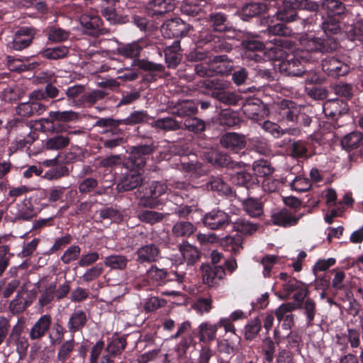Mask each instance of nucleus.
<instances>
[{"mask_svg":"<svg viewBox=\"0 0 363 363\" xmlns=\"http://www.w3.org/2000/svg\"><path fill=\"white\" fill-rule=\"evenodd\" d=\"M242 109L245 116L254 121L262 120L265 114L264 106L259 102H248L243 106Z\"/></svg>","mask_w":363,"mask_h":363,"instance_id":"c9c22d12","label":"nucleus"},{"mask_svg":"<svg viewBox=\"0 0 363 363\" xmlns=\"http://www.w3.org/2000/svg\"><path fill=\"white\" fill-rule=\"evenodd\" d=\"M302 110L303 107L295 102L283 99L275 105L274 115L279 121L305 127L309 126L312 121L311 118L303 113Z\"/></svg>","mask_w":363,"mask_h":363,"instance_id":"f03ea898","label":"nucleus"},{"mask_svg":"<svg viewBox=\"0 0 363 363\" xmlns=\"http://www.w3.org/2000/svg\"><path fill=\"white\" fill-rule=\"evenodd\" d=\"M300 44L306 52H329L337 49V43L333 38L320 39L312 34H305L300 38Z\"/></svg>","mask_w":363,"mask_h":363,"instance_id":"0eeeda50","label":"nucleus"},{"mask_svg":"<svg viewBox=\"0 0 363 363\" xmlns=\"http://www.w3.org/2000/svg\"><path fill=\"white\" fill-rule=\"evenodd\" d=\"M296 308L302 309L303 311V314L306 317L307 325H311L316 313V304L315 301L311 298H306L305 301L302 302L301 304L296 305Z\"/></svg>","mask_w":363,"mask_h":363,"instance_id":"49530a36","label":"nucleus"},{"mask_svg":"<svg viewBox=\"0 0 363 363\" xmlns=\"http://www.w3.org/2000/svg\"><path fill=\"white\" fill-rule=\"evenodd\" d=\"M200 83V87L213 90L212 92V96L223 104L229 106H235L238 104L240 100V96L235 93L222 91L228 87V83L226 82L219 79H206L201 81Z\"/></svg>","mask_w":363,"mask_h":363,"instance_id":"39448f33","label":"nucleus"},{"mask_svg":"<svg viewBox=\"0 0 363 363\" xmlns=\"http://www.w3.org/2000/svg\"><path fill=\"white\" fill-rule=\"evenodd\" d=\"M88 321L86 313L82 309H74L70 314L67 322V328L71 333L80 331Z\"/></svg>","mask_w":363,"mask_h":363,"instance_id":"bb28decb","label":"nucleus"},{"mask_svg":"<svg viewBox=\"0 0 363 363\" xmlns=\"http://www.w3.org/2000/svg\"><path fill=\"white\" fill-rule=\"evenodd\" d=\"M243 238L236 235L235 236H226L220 241L221 245L227 250L235 254L238 253L242 248Z\"/></svg>","mask_w":363,"mask_h":363,"instance_id":"5fc2aeb1","label":"nucleus"},{"mask_svg":"<svg viewBox=\"0 0 363 363\" xmlns=\"http://www.w3.org/2000/svg\"><path fill=\"white\" fill-rule=\"evenodd\" d=\"M220 143L225 148L234 152H238L245 147L247 141L244 135L228 133L222 136Z\"/></svg>","mask_w":363,"mask_h":363,"instance_id":"4be33fe9","label":"nucleus"},{"mask_svg":"<svg viewBox=\"0 0 363 363\" xmlns=\"http://www.w3.org/2000/svg\"><path fill=\"white\" fill-rule=\"evenodd\" d=\"M152 127L164 131H174L180 129V123L171 117L162 118L152 123Z\"/></svg>","mask_w":363,"mask_h":363,"instance_id":"603ef678","label":"nucleus"},{"mask_svg":"<svg viewBox=\"0 0 363 363\" xmlns=\"http://www.w3.org/2000/svg\"><path fill=\"white\" fill-rule=\"evenodd\" d=\"M286 349L292 354H301L303 346L301 337L296 332H290L286 336Z\"/></svg>","mask_w":363,"mask_h":363,"instance_id":"09e8293b","label":"nucleus"},{"mask_svg":"<svg viewBox=\"0 0 363 363\" xmlns=\"http://www.w3.org/2000/svg\"><path fill=\"white\" fill-rule=\"evenodd\" d=\"M147 9L152 16L162 15L173 11L174 4L172 0H152L148 3Z\"/></svg>","mask_w":363,"mask_h":363,"instance_id":"72a5a7b5","label":"nucleus"},{"mask_svg":"<svg viewBox=\"0 0 363 363\" xmlns=\"http://www.w3.org/2000/svg\"><path fill=\"white\" fill-rule=\"evenodd\" d=\"M252 169L255 174L261 177H267L274 172V168L270 163L264 160L255 161Z\"/></svg>","mask_w":363,"mask_h":363,"instance_id":"bf43d9fd","label":"nucleus"},{"mask_svg":"<svg viewBox=\"0 0 363 363\" xmlns=\"http://www.w3.org/2000/svg\"><path fill=\"white\" fill-rule=\"evenodd\" d=\"M303 213H297L293 208H284L274 211L271 217L274 225L287 228L295 225L302 217Z\"/></svg>","mask_w":363,"mask_h":363,"instance_id":"4468645a","label":"nucleus"},{"mask_svg":"<svg viewBox=\"0 0 363 363\" xmlns=\"http://www.w3.org/2000/svg\"><path fill=\"white\" fill-rule=\"evenodd\" d=\"M165 62L170 69H174L182 60V53L179 40H175L171 45L167 46L164 50Z\"/></svg>","mask_w":363,"mask_h":363,"instance_id":"a878e982","label":"nucleus"},{"mask_svg":"<svg viewBox=\"0 0 363 363\" xmlns=\"http://www.w3.org/2000/svg\"><path fill=\"white\" fill-rule=\"evenodd\" d=\"M242 58L249 61L259 62L262 59L258 51L264 48L268 50L269 56L272 60H278L284 56V48L286 46V42L284 40L274 37L273 39L264 44L257 38L247 39L242 42Z\"/></svg>","mask_w":363,"mask_h":363,"instance_id":"f257e3e1","label":"nucleus"},{"mask_svg":"<svg viewBox=\"0 0 363 363\" xmlns=\"http://www.w3.org/2000/svg\"><path fill=\"white\" fill-rule=\"evenodd\" d=\"M363 135L359 132H352L346 135L341 141L342 147L347 151H352L359 147Z\"/></svg>","mask_w":363,"mask_h":363,"instance_id":"8fccbe9b","label":"nucleus"},{"mask_svg":"<svg viewBox=\"0 0 363 363\" xmlns=\"http://www.w3.org/2000/svg\"><path fill=\"white\" fill-rule=\"evenodd\" d=\"M231 179L235 184L245 186L247 190L259 187L257 178L245 171L236 172Z\"/></svg>","mask_w":363,"mask_h":363,"instance_id":"c756f323","label":"nucleus"},{"mask_svg":"<svg viewBox=\"0 0 363 363\" xmlns=\"http://www.w3.org/2000/svg\"><path fill=\"white\" fill-rule=\"evenodd\" d=\"M185 184L181 182H169L153 181L150 183L148 188L146 189V196L140 199L141 206L150 208H155L158 206L157 198L167 193L171 192L173 189H182Z\"/></svg>","mask_w":363,"mask_h":363,"instance_id":"7ed1b4c3","label":"nucleus"},{"mask_svg":"<svg viewBox=\"0 0 363 363\" xmlns=\"http://www.w3.org/2000/svg\"><path fill=\"white\" fill-rule=\"evenodd\" d=\"M155 147L153 142L133 146L131 147L128 160L133 167L140 169L145 165L147 159L153 152Z\"/></svg>","mask_w":363,"mask_h":363,"instance_id":"f8f14e48","label":"nucleus"},{"mask_svg":"<svg viewBox=\"0 0 363 363\" xmlns=\"http://www.w3.org/2000/svg\"><path fill=\"white\" fill-rule=\"evenodd\" d=\"M216 122L223 127L230 128L240 123V118L236 112L226 108L220 111L216 118Z\"/></svg>","mask_w":363,"mask_h":363,"instance_id":"e433bc0d","label":"nucleus"},{"mask_svg":"<svg viewBox=\"0 0 363 363\" xmlns=\"http://www.w3.org/2000/svg\"><path fill=\"white\" fill-rule=\"evenodd\" d=\"M322 69L333 77L344 76L350 71V67L335 57H327L322 61Z\"/></svg>","mask_w":363,"mask_h":363,"instance_id":"dca6fc26","label":"nucleus"},{"mask_svg":"<svg viewBox=\"0 0 363 363\" xmlns=\"http://www.w3.org/2000/svg\"><path fill=\"white\" fill-rule=\"evenodd\" d=\"M143 48L144 43L143 41H138L120 46L118 48V52L125 57L135 58L139 56Z\"/></svg>","mask_w":363,"mask_h":363,"instance_id":"79ce46f5","label":"nucleus"},{"mask_svg":"<svg viewBox=\"0 0 363 363\" xmlns=\"http://www.w3.org/2000/svg\"><path fill=\"white\" fill-rule=\"evenodd\" d=\"M213 74L225 75L233 67V62L227 59L226 55H217L211 60Z\"/></svg>","mask_w":363,"mask_h":363,"instance_id":"2f4dec72","label":"nucleus"},{"mask_svg":"<svg viewBox=\"0 0 363 363\" xmlns=\"http://www.w3.org/2000/svg\"><path fill=\"white\" fill-rule=\"evenodd\" d=\"M231 223L235 230L243 234H252L257 229L256 224L243 218H238L234 221L231 220Z\"/></svg>","mask_w":363,"mask_h":363,"instance_id":"4d7b16f0","label":"nucleus"},{"mask_svg":"<svg viewBox=\"0 0 363 363\" xmlns=\"http://www.w3.org/2000/svg\"><path fill=\"white\" fill-rule=\"evenodd\" d=\"M37 100L30 97L29 94V101L21 103L16 107V113L23 117H30L34 115L42 114L47 108V106Z\"/></svg>","mask_w":363,"mask_h":363,"instance_id":"6ab92c4d","label":"nucleus"},{"mask_svg":"<svg viewBox=\"0 0 363 363\" xmlns=\"http://www.w3.org/2000/svg\"><path fill=\"white\" fill-rule=\"evenodd\" d=\"M284 183L283 179L280 177H267L262 181V189L266 192H275L279 191Z\"/></svg>","mask_w":363,"mask_h":363,"instance_id":"69168bd1","label":"nucleus"},{"mask_svg":"<svg viewBox=\"0 0 363 363\" xmlns=\"http://www.w3.org/2000/svg\"><path fill=\"white\" fill-rule=\"evenodd\" d=\"M35 35L34 28L21 27L16 31L13 40L9 43V47L17 51L22 50L30 45Z\"/></svg>","mask_w":363,"mask_h":363,"instance_id":"2eb2a0df","label":"nucleus"},{"mask_svg":"<svg viewBox=\"0 0 363 363\" xmlns=\"http://www.w3.org/2000/svg\"><path fill=\"white\" fill-rule=\"evenodd\" d=\"M180 337L177 347L180 354L186 352V350L195 345L194 332L191 331V324L189 320L179 324L177 331L171 336L172 339Z\"/></svg>","mask_w":363,"mask_h":363,"instance_id":"9b49d317","label":"nucleus"},{"mask_svg":"<svg viewBox=\"0 0 363 363\" xmlns=\"http://www.w3.org/2000/svg\"><path fill=\"white\" fill-rule=\"evenodd\" d=\"M80 23L87 35L97 36L102 33L101 20L98 16L84 14L80 18Z\"/></svg>","mask_w":363,"mask_h":363,"instance_id":"b1692460","label":"nucleus"},{"mask_svg":"<svg viewBox=\"0 0 363 363\" xmlns=\"http://www.w3.org/2000/svg\"><path fill=\"white\" fill-rule=\"evenodd\" d=\"M250 147L256 152L266 155L269 153L270 149L266 140L258 137L248 140Z\"/></svg>","mask_w":363,"mask_h":363,"instance_id":"0e129e2a","label":"nucleus"},{"mask_svg":"<svg viewBox=\"0 0 363 363\" xmlns=\"http://www.w3.org/2000/svg\"><path fill=\"white\" fill-rule=\"evenodd\" d=\"M17 212L15 213V218L18 220H30L36 215L33 205L29 200L25 199L23 202L17 204Z\"/></svg>","mask_w":363,"mask_h":363,"instance_id":"ea45409f","label":"nucleus"},{"mask_svg":"<svg viewBox=\"0 0 363 363\" xmlns=\"http://www.w3.org/2000/svg\"><path fill=\"white\" fill-rule=\"evenodd\" d=\"M59 94V89L51 84L45 86V90L37 89L30 93V97L37 100H45L47 98H55Z\"/></svg>","mask_w":363,"mask_h":363,"instance_id":"6e6d98bb","label":"nucleus"},{"mask_svg":"<svg viewBox=\"0 0 363 363\" xmlns=\"http://www.w3.org/2000/svg\"><path fill=\"white\" fill-rule=\"evenodd\" d=\"M322 7L328 17H338L345 11V5L339 0H322Z\"/></svg>","mask_w":363,"mask_h":363,"instance_id":"a19ab883","label":"nucleus"},{"mask_svg":"<svg viewBox=\"0 0 363 363\" xmlns=\"http://www.w3.org/2000/svg\"><path fill=\"white\" fill-rule=\"evenodd\" d=\"M142 183L143 177L138 169L132 170L123 177L117 184V189L119 191H128L137 188Z\"/></svg>","mask_w":363,"mask_h":363,"instance_id":"5701e85b","label":"nucleus"},{"mask_svg":"<svg viewBox=\"0 0 363 363\" xmlns=\"http://www.w3.org/2000/svg\"><path fill=\"white\" fill-rule=\"evenodd\" d=\"M52 320L50 314L42 315L31 327L29 331L30 339L38 340L44 337L51 327Z\"/></svg>","mask_w":363,"mask_h":363,"instance_id":"aec40b11","label":"nucleus"},{"mask_svg":"<svg viewBox=\"0 0 363 363\" xmlns=\"http://www.w3.org/2000/svg\"><path fill=\"white\" fill-rule=\"evenodd\" d=\"M361 333L356 328H347L345 332L338 333L335 335V345L342 352H346L349 347L357 349L361 344Z\"/></svg>","mask_w":363,"mask_h":363,"instance_id":"9d476101","label":"nucleus"},{"mask_svg":"<svg viewBox=\"0 0 363 363\" xmlns=\"http://www.w3.org/2000/svg\"><path fill=\"white\" fill-rule=\"evenodd\" d=\"M32 303V300H28L18 293L10 302L9 308L13 315H18L23 313Z\"/></svg>","mask_w":363,"mask_h":363,"instance_id":"c03bdc74","label":"nucleus"},{"mask_svg":"<svg viewBox=\"0 0 363 363\" xmlns=\"http://www.w3.org/2000/svg\"><path fill=\"white\" fill-rule=\"evenodd\" d=\"M310 145L308 142L303 140H296L292 143L291 154L292 156L297 158L306 157L308 156Z\"/></svg>","mask_w":363,"mask_h":363,"instance_id":"e2e57ef3","label":"nucleus"},{"mask_svg":"<svg viewBox=\"0 0 363 363\" xmlns=\"http://www.w3.org/2000/svg\"><path fill=\"white\" fill-rule=\"evenodd\" d=\"M84 91L85 87L80 84L68 87L65 91V94L69 105L74 107L82 106Z\"/></svg>","mask_w":363,"mask_h":363,"instance_id":"473e14b6","label":"nucleus"},{"mask_svg":"<svg viewBox=\"0 0 363 363\" xmlns=\"http://www.w3.org/2000/svg\"><path fill=\"white\" fill-rule=\"evenodd\" d=\"M284 57L277 60L280 61L279 69L281 74L286 76L301 77L306 72L304 64L309 61V58L304 52L301 55H287L286 59L281 60Z\"/></svg>","mask_w":363,"mask_h":363,"instance_id":"423d86ee","label":"nucleus"},{"mask_svg":"<svg viewBox=\"0 0 363 363\" xmlns=\"http://www.w3.org/2000/svg\"><path fill=\"white\" fill-rule=\"evenodd\" d=\"M347 104L339 99L328 100L323 105L325 116L331 118L341 116L347 113Z\"/></svg>","mask_w":363,"mask_h":363,"instance_id":"7c9ffc66","label":"nucleus"},{"mask_svg":"<svg viewBox=\"0 0 363 363\" xmlns=\"http://www.w3.org/2000/svg\"><path fill=\"white\" fill-rule=\"evenodd\" d=\"M77 345L78 344L74 341L73 336L69 340L61 342L57 350V360L64 363L70 357L73 352L75 351Z\"/></svg>","mask_w":363,"mask_h":363,"instance_id":"58836bf2","label":"nucleus"},{"mask_svg":"<svg viewBox=\"0 0 363 363\" xmlns=\"http://www.w3.org/2000/svg\"><path fill=\"white\" fill-rule=\"evenodd\" d=\"M99 182L93 177L83 179L79 182V191L82 194H88L94 191L95 195H101L106 192V188H99Z\"/></svg>","mask_w":363,"mask_h":363,"instance_id":"f704fd0d","label":"nucleus"},{"mask_svg":"<svg viewBox=\"0 0 363 363\" xmlns=\"http://www.w3.org/2000/svg\"><path fill=\"white\" fill-rule=\"evenodd\" d=\"M128 259L122 255H111L104 258V264L111 269L123 270L126 268Z\"/></svg>","mask_w":363,"mask_h":363,"instance_id":"37998d69","label":"nucleus"},{"mask_svg":"<svg viewBox=\"0 0 363 363\" xmlns=\"http://www.w3.org/2000/svg\"><path fill=\"white\" fill-rule=\"evenodd\" d=\"M191 26L179 18H171L165 21L161 27V33L165 38H176L186 36Z\"/></svg>","mask_w":363,"mask_h":363,"instance_id":"1a4fd4ad","label":"nucleus"},{"mask_svg":"<svg viewBox=\"0 0 363 363\" xmlns=\"http://www.w3.org/2000/svg\"><path fill=\"white\" fill-rule=\"evenodd\" d=\"M245 211L251 217L257 218L263 213L262 203L257 199L247 198L242 201Z\"/></svg>","mask_w":363,"mask_h":363,"instance_id":"4c0bfd02","label":"nucleus"},{"mask_svg":"<svg viewBox=\"0 0 363 363\" xmlns=\"http://www.w3.org/2000/svg\"><path fill=\"white\" fill-rule=\"evenodd\" d=\"M169 112L178 117H190L194 115L198 108L196 104L192 100H179L172 102L169 106Z\"/></svg>","mask_w":363,"mask_h":363,"instance_id":"412c9836","label":"nucleus"},{"mask_svg":"<svg viewBox=\"0 0 363 363\" xmlns=\"http://www.w3.org/2000/svg\"><path fill=\"white\" fill-rule=\"evenodd\" d=\"M275 344L269 337H267L263 340L262 351L264 360L268 363H272L274 360L276 350Z\"/></svg>","mask_w":363,"mask_h":363,"instance_id":"338daca9","label":"nucleus"},{"mask_svg":"<svg viewBox=\"0 0 363 363\" xmlns=\"http://www.w3.org/2000/svg\"><path fill=\"white\" fill-rule=\"evenodd\" d=\"M276 16L281 23L268 27V33L273 35L290 36L293 31L283 22H292L296 19L297 13L294 4L290 1H284L283 8L276 12Z\"/></svg>","mask_w":363,"mask_h":363,"instance_id":"20e7f679","label":"nucleus"},{"mask_svg":"<svg viewBox=\"0 0 363 363\" xmlns=\"http://www.w3.org/2000/svg\"><path fill=\"white\" fill-rule=\"evenodd\" d=\"M225 276V269L220 265H206L202 267L203 282L209 287L218 285L219 281L223 279Z\"/></svg>","mask_w":363,"mask_h":363,"instance_id":"a211bd4d","label":"nucleus"},{"mask_svg":"<svg viewBox=\"0 0 363 363\" xmlns=\"http://www.w3.org/2000/svg\"><path fill=\"white\" fill-rule=\"evenodd\" d=\"M196 230V227L189 221H179L172 228V233L176 237H189Z\"/></svg>","mask_w":363,"mask_h":363,"instance_id":"864d4df0","label":"nucleus"},{"mask_svg":"<svg viewBox=\"0 0 363 363\" xmlns=\"http://www.w3.org/2000/svg\"><path fill=\"white\" fill-rule=\"evenodd\" d=\"M39 296L38 305L40 308H52L56 299V281H49L45 277L41 279L36 284Z\"/></svg>","mask_w":363,"mask_h":363,"instance_id":"6e6552de","label":"nucleus"},{"mask_svg":"<svg viewBox=\"0 0 363 363\" xmlns=\"http://www.w3.org/2000/svg\"><path fill=\"white\" fill-rule=\"evenodd\" d=\"M11 342H16V352L19 354L20 359H21L26 354L29 343L26 337L21 335V330L17 325L12 328L11 333L7 339L8 345Z\"/></svg>","mask_w":363,"mask_h":363,"instance_id":"c85d7f7f","label":"nucleus"},{"mask_svg":"<svg viewBox=\"0 0 363 363\" xmlns=\"http://www.w3.org/2000/svg\"><path fill=\"white\" fill-rule=\"evenodd\" d=\"M69 48L65 45H59L48 48L41 52L43 57L48 60H60L65 57L69 53Z\"/></svg>","mask_w":363,"mask_h":363,"instance_id":"3c124183","label":"nucleus"},{"mask_svg":"<svg viewBox=\"0 0 363 363\" xmlns=\"http://www.w3.org/2000/svg\"><path fill=\"white\" fill-rule=\"evenodd\" d=\"M184 124L186 130L194 133H201L206 128L205 122L197 117H188Z\"/></svg>","mask_w":363,"mask_h":363,"instance_id":"774afa93","label":"nucleus"},{"mask_svg":"<svg viewBox=\"0 0 363 363\" xmlns=\"http://www.w3.org/2000/svg\"><path fill=\"white\" fill-rule=\"evenodd\" d=\"M135 255L137 261L140 263H152L156 262L160 257V250L154 244H147L139 247Z\"/></svg>","mask_w":363,"mask_h":363,"instance_id":"393cba45","label":"nucleus"},{"mask_svg":"<svg viewBox=\"0 0 363 363\" xmlns=\"http://www.w3.org/2000/svg\"><path fill=\"white\" fill-rule=\"evenodd\" d=\"M69 143V138L62 135H57L48 138L46 141V148L50 150H60L65 148Z\"/></svg>","mask_w":363,"mask_h":363,"instance_id":"13d9d810","label":"nucleus"},{"mask_svg":"<svg viewBox=\"0 0 363 363\" xmlns=\"http://www.w3.org/2000/svg\"><path fill=\"white\" fill-rule=\"evenodd\" d=\"M209 21L214 31L223 32L227 30L225 16L220 12L209 16Z\"/></svg>","mask_w":363,"mask_h":363,"instance_id":"052dcab7","label":"nucleus"},{"mask_svg":"<svg viewBox=\"0 0 363 363\" xmlns=\"http://www.w3.org/2000/svg\"><path fill=\"white\" fill-rule=\"evenodd\" d=\"M218 325L210 322L201 323L198 326L197 335L200 342L206 344L216 338Z\"/></svg>","mask_w":363,"mask_h":363,"instance_id":"cd10ccee","label":"nucleus"},{"mask_svg":"<svg viewBox=\"0 0 363 363\" xmlns=\"http://www.w3.org/2000/svg\"><path fill=\"white\" fill-rule=\"evenodd\" d=\"M267 6L259 2H251L245 5L242 9V16L245 21L249 18L255 17L265 11Z\"/></svg>","mask_w":363,"mask_h":363,"instance_id":"a18cd8bd","label":"nucleus"},{"mask_svg":"<svg viewBox=\"0 0 363 363\" xmlns=\"http://www.w3.org/2000/svg\"><path fill=\"white\" fill-rule=\"evenodd\" d=\"M296 309L293 303H284L275 310V315L283 330H289L294 325V315L292 311Z\"/></svg>","mask_w":363,"mask_h":363,"instance_id":"f3484780","label":"nucleus"},{"mask_svg":"<svg viewBox=\"0 0 363 363\" xmlns=\"http://www.w3.org/2000/svg\"><path fill=\"white\" fill-rule=\"evenodd\" d=\"M262 328L260 320L255 318L246 324L245 327V337L247 340H253L259 333Z\"/></svg>","mask_w":363,"mask_h":363,"instance_id":"680f3d73","label":"nucleus"},{"mask_svg":"<svg viewBox=\"0 0 363 363\" xmlns=\"http://www.w3.org/2000/svg\"><path fill=\"white\" fill-rule=\"evenodd\" d=\"M179 252L188 265H192L199 259V252L193 245L185 243L180 246Z\"/></svg>","mask_w":363,"mask_h":363,"instance_id":"de8ad7c7","label":"nucleus"},{"mask_svg":"<svg viewBox=\"0 0 363 363\" xmlns=\"http://www.w3.org/2000/svg\"><path fill=\"white\" fill-rule=\"evenodd\" d=\"M202 221L203 225L211 230H220L228 226L231 219L223 211L213 209L203 216Z\"/></svg>","mask_w":363,"mask_h":363,"instance_id":"ddd939ff","label":"nucleus"}]
</instances>
